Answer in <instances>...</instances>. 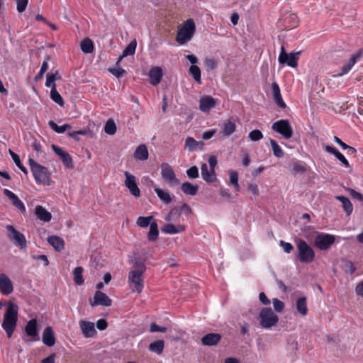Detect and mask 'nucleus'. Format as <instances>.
<instances>
[{"label": "nucleus", "instance_id": "obj_1", "mask_svg": "<svg viewBox=\"0 0 363 363\" xmlns=\"http://www.w3.org/2000/svg\"><path fill=\"white\" fill-rule=\"evenodd\" d=\"M6 307L1 327L5 330L7 337L11 338L16 328L18 307L11 302H8Z\"/></svg>", "mask_w": 363, "mask_h": 363}, {"label": "nucleus", "instance_id": "obj_2", "mask_svg": "<svg viewBox=\"0 0 363 363\" xmlns=\"http://www.w3.org/2000/svg\"><path fill=\"white\" fill-rule=\"evenodd\" d=\"M28 163L36 183L50 185V174L48 168L35 162L32 158H29Z\"/></svg>", "mask_w": 363, "mask_h": 363}, {"label": "nucleus", "instance_id": "obj_3", "mask_svg": "<svg viewBox=\"0 0 363 363\" xmlns=\"http://www.w3.org/2000/svg\"><path fill=\"white\" fill-rule=\"evenodd\" d=\"M297 254L296 256L302 263H311L315 259V252L313 248L303 240H296Z\"/></svg>", "mask_w": 363, "mask_h": 363}, {"label": "nucleus", "instance_id": "obj_4", "mask_svg": "<svg viewBox=\"0 0 363 363\" xmlns=\"http://www.w3.org/2000/svg\"><path fill=\"white\" fill-rule=\"evenodd\" d=\"M196 31V26L193 19L186 20L183 26L179 29L176 40L179 44L183 45L189 41Z\"/></svg>", "mask_w": 363, "mask_h": 363}, {"label": "nucleus", "instance_id": "obj_5", "mask_svg": "<svg viewBox=\"0 0 363 363\" xmlns=\"http://www.w3.org/2000/svg\"><path fill=\"white\" fill-rule=\"evenodd\" d=\"M259 324L263 328H270L277 325L279 318L274 313L272 308H264L259 314Z\"/></svg>", "mask_w": 363, "mask_h": 363}, {"label": "nucleus", "instance_id": "obj_6", "mask_svg": "<svg viewBox=\"0 0 363 363\" xmlns=\"http://www.w3.org/2000/svg\"><path fill=\"white\" fill-rule=\"evenodd\" d=\"M272 129L281 134L285 139H290L293 135V128L289 120L281 119L274 122Z\"/></svg>", "mask_w": 363, "mask_h": 363}, {"label": "nucleus", "instance_id": "obj_7", "mask_svg": "<svg viewBox=\"0 0 363 363\" xmlns=\"http://www.w3.org/2000/svg\"><path fill=\"white\" fill-rule=\"evenodd\" d=\"M363 59V48L358 49L352 53L347 61L340 68V72L336 74L337 77H342L347 74L352 68V67L358 62Z\"/></svg>", "mask_w": 363, "mask_h": 363}, {"label": "nucleus", "instance_id": "obj_8", "mask_svg": "<svg viewBox=\"0 0 363 363\" xmlns=\"http://www.w3.org/2000/svg\"><path fill=\"white\" fill-rule=\"evenodd\" d=\"M161 176L162 179L169 186L177 185L179 183L173 168L168 163H162Z\"/></svg>", "mask_w": 363, "mask_h": 363}, {"label": "nucleus", "instance_id": "obj_9", "mask_svg": "<svg viewBox=\"0 0 363 363\" xmlns=\"http://www.w3.org/2000/svg\"><path fill=\"white\" fill-rule=\"evenodd\" d=\"M335 238L333 235L319 233L314 240V245L320 250H326L334 243Z\"/></svg>", "mask_w": 363, "mask_h": 363}, {"label": "nucleus", "instance_id": "obj_10", "mask_svg": "<svg viewBox=\"0 0 363 363\" xmlns=\"http://www.w3.org/2000/svg\"><path fill=\"white\" fill-rule=\"evenodd\" d=\"M300 52H291L288 54L286 52L284 47L281 46V52L279 56V62L280 64H286L291 67H296L298 65V55Z\"/></svg>", "mask_w": 363, "mask_h": 363}, {"label": "nucleus", "instance_id": "obj_11", "mask_svg": "<svg viewBox=\"0 0 363 363\" xmlns=\"http://www.w3.org/2000/svg\"><path fill=\"white\" fill-rule=\"evenodd\" d=\"M6 230L8 231V236L11 240L14 242V244L18 246L21 249L26 247V240L23 233L18 231L13 225H7Z\"/></svg>", "mask_w": 363, "mask_h": 363}, {"label": "nucleus", "instance_id": "obj_12", "mask_svg": "<svg viewBox=\"0 0 363 363\" xmlns=\"http://www.w3.org/2000/svg\"><path fill=\"white\" fill-rule=\"evenodd\" d=\"M143 273L138 272H130L128 274V282L133 291L140 293L143 289Z\"/></svg>", "mask_w": 363, "mask_h": 363}, {"label": "nucleus", "instance_id": "obj_13", "mask_svg": "<svg viewBox=\"0 0 363 363\" xmlns=\"http://www.w3.org/2000/svg\"><path fill=\"white\" fill-rule=\"evenodd\" d=\"M125 179L124 184L126 188L129 190L130 193L135 198L140 196V190L136 182V178L134 175L131 174L128 171L124 172Z\"/></svg>", "mask_w": 363, "mask_h": 363}, {"label": "nucleus", "instance_id": "obj_14", "mask_svg": "<svg viewBox=\"0 0 363 363\" xmlns=\"http://www.w3.org/2000/svg\"><path fill=\"white\" fill-rule=\"evenodd\" d=\"M89 303L91 307L96 306L108 307L111 306L112 300L105 293L101 291H96L93 299L89 301Z\"/></svg>", "mask_w": 363, "mask_h": 363}, {"label": "nucleus", "instance_id": "obj_15", "mask_svg": "<svg viewBox=\"0 0 363 363\" xmlns=\"http://www.w3.org/2000/svg\"><path fill=\"white\" fill-rule=\"evenodd\" d=\"M52 149L54 152L60 157L63 164L68 169H73L74 167L72 157L69 153L64 151L62 148L56 145H52Z\"/></svg>", "mask_w": 363, "mask_h": 363}, {"label": "nucleus", "instance_id": "obj_16", "mask_svg": "<svg viewBox=\"0 0 363 363\" xmlns=\"http://www.w3.org/2000/svg\"><path fill=\"white\" fill-rule=\"evenodd\" d=\"M13 291L11 280L5 274H0V292L5 296L11 294Z\"/></svg>", "mask_w": 363, "mask_h": 363}, {"label": "nucleus", "instance_id": "obj_17", "mask_svg": "<svg viewBox=\"0 0 363 363\" xmlns=\"http://www.w3.org/2000/svg\"><path fill=\"white\" fill-rule=\"evenodd\" d=\"M25 333L32 340H39L37 320H30L25 326Z\"/></svg>", "mask_w": 363, "mask_h": 363}, {"label": "nucleus", "instance_id": "obj_18", "mask_svg": "<svg viewBox=\"0 0 363 363\" xmlns=\"http://www.w3.org/2000/svg\"><path fill=\"white\" fill-rule=\"evenodd\" d=\"M148 76L150 84L153 86H157L162 81L163 77L162 69L158 66L153 67L150 69Z\"/></svg>", "mask_w": 363, "mask_h": 363}, {"label": "nucleus", "instance_id": "obj_19", "mask_svg": "<svg viewBox=\"0 0 363 363\" xmlns=\"http://www.w3.org/2000/svg\"><path fill=\"white\" fill-rule=\"evenodd\" d=\"M79 325L83 335L86 338L92 337L96 333L94 324L92 322L82 320Z\"/></svg>", "mask_w": 363, "mask_h": 363}, {"label": "nucleus", "instance_id": "obj_20", "mask_svg": "<svg viewBox=\"0 0 363 363\" xmlns=\"http://www.w3.org/2000/svg\"><path fill=\"white\" fill-rule=\"evenodd\" d=\"M201 173L203 179L207 183H213L217 179L215 169H208L206 163L201 164Z\"/></svg>", "mask_w": 363, "mask_h": 363}, {"label": "nucleus", "instance_id": "obj_21", "mask_svg": "<svg viewBox=\"0 0 363 363\" xmlns=\"http://www.w3.org/2000/svg\"><path fill=\"white\" fill-rule=\"evenodd\" d=\"M4 194L11 201L12 204L18 208L21 213H23L26 212L25 205L14 193L5 189H4Z\"/></svg>", "mask_w": 363, "mask_h": 363}, {"label": "nucleus", "instance_id": "obj_22", "mask_svg": "<svg viewBox=\"0 0 363 363\" xmlns=\"http://www.w3.org/2000/svg\"><path fill=\"white\" fill-rule=\"evenodd\" d=\"M272 91L273 94V99L276 105L282 109L285 108L286 105L282 99L279 86L277 82L272 83Z\"/></svg>", "mask_w": 363, "mask_h": 363}, {"label": "nucleus", "instance_id": "obj_23", "mask_svg": "<svg viewBox=\"0 0 363 363\" xmlns=\"http://www.w3.org/2000/svg\"><path fill=\"white\" fill-rule=\"evenodd\" d=\"M221 338L222 336L219 333H208L201 338V341L203 345L215 346L220 342Z\"/></svg>", "mask_w": 363, "mask_h": 363}, {"label": "nucleus", "instance_id": "obj_24", "mask_svg": "<svg viewBox=\"0 0 363 363\" xmlns=\"http://www.w3.org/2000/svg\"><path fill=\"white\" fill-rule=\"evenodd\" d=\"M216 105V100L210 96H203L200 99L199 108L202 112H208L211 108L215 107Z\"/></svg>", "mask_w": 363, "mask_h": 363}, {"label": "nucleus", "instance_id": "obj_25", "mask_svg": "<svg viewBox=\"0 0 363 363\" xmlns=\"http://www.w3.org/2000/svg\"><path fill=\"white\" fill-rule=\"evenodd\" d=\"M55 337L52 328L50 326L46 327L43 333V342L48 346L52 347L55 344Z\"/></svg>", "mask_w": 363, "mask_h": 363}, {"label": "nucleus", "instance_id": "obj_26", "mask_svg": "<svg viewBox=\"0 0 363 363\" xmlns=\"http://www.w3.org/2000/svg\"><path fill=\"white\" fill-rule=\"evenodd\" d=\"M48 242L57 252H61L65 248V241L57 235L49 236L47 238Z\"/></svg>", "mask_w": 363, "mask_h": 363}, {"label": "nucleus", "instance_id": "obj_27", "mask_svg": "<svg viewBox=\"0 0 363 363\" xmlns=\"http://www.w3.org/2000/svg\"><path fill=\"white\" fill-rule=\"evenodd\" d=\"M324 148L326 152L333 154L338 160H340L342 165H344L345 167H350V164L347 160L334 147L330 145H325Z\"/></svg>", "mask_w": 363, "mask_h": 363}, {"label": "nucleus", "instance_id": "obj_28", "mask_svg": "<svg viewBox=\"0 0 363 363\" xmlns=\"http://www.w3.org/2000/svg\"><path fill=\"white\" fill-rule=\"evenodd\" d=\"M35 213L38 218L44 222H49L52 218L51 213L40 205L35 206Z\"/></svg>", "mask_w": 363, "mask_h": 363}, {"label": "nucleus", "instance_id": "obj_29", "mask_svg": "<svg viewBox=\"0 0 363 363\" xmlns=\"http://www.w3.org/2000/svg\"><path fill=\"white\" fill-rule=\"evenodd\" d=\"M149 153L147 147L145 145H140L134 152V157L140 161H145L148 159Z\"/></svg>", "mask_w": 363, "mask_h": 363}, {"label": "nucleus", "instance_id": "obj_30", "mask_svg": "<svg viewBox=\"0 0 363 363\" xmlns=\"http://www.w3.org/2000/svg\"><path fill=\"white\" fill-rule=\"evenodd\" d=\"M185 230V226L179 225L175 226L174 224L168 223L162 228V231L167 234H177Z\"/></svg>", "mask_w": 363, "mask_h": 363}, {"label": "nucleus", "instance_id": "obj_31", "mask_svg": "<svg viewBox=\"0 0 363 363\" xmlns=\"http://www.w3.org/2000/svg\"><path fill=\"white\" fill-rule=\"evenodd\" d=\"M136 46H137V41L135 39L130 41V43L123 50V54L119 57L118 60L116 62V65H118L123 57H127L128 55H134L135 52Z\"/></svg>", "mask_w": 363, "mask_h": 363}, {"label": "nucleus", "instance_id": "obj_32", "mask_svg": "<svg viewBox=\"0 0 363 363\" xmlns=\"http://www.w3.org/2000/svg\"><path fill=\"white\" fill-rule=\"evenodd\" d=\"M335 199L342 203V206L347 215H350L353 211V206L350 199L344 196H336Z\"/></svg>", "mask_w": 363, "mask_h": 363}, {"label": "nucleus", "instance_id": "obj_33", "mask_svg": "<svg viewBox=\"0 0 363 363\" xmlns=\"http://www.w3.org/2000/svg\"><path fill=\"white\" fill-rule=\"evenodd\" d=\"M182 191L186 195L194 196L199 190L198 185H193L189 182H184L181 186Z\"/></svg>", "mask_w": 363, "mask_h": 363}, {"label": "nucleus", "instance_id": "obj_34", "mask_svg": "<svg viewBox=\"0 0 363 363\" xmlns=\"http://www.w3.org/2000/svg\"><path fill=\"white\" fill-rule=\"evenodd\" d=\"M236 130L235 123L231 120H228L224 122L223 125V135L229 136L233 134Z\"/></svg>", "mask_w": 363, "mask_h": 363}, {"label": "nucleus", "instance_id": "obj_35", "mask_svg": "<svg viewBox=\"0 0 363 363\" xmlns=\"http://www.w3.org/2000/svg\"><path fill=\"white\" fill-rule=\"evenodd\" d=\"M155 191L157 194V196L160 198V199L164 203L167 204L172 202V197L167 191H164L158 187H155Z\"/></svg>", "mask_w": 363, "mask_h": 363}, {"label": "nucleus", "instance_id": "obj_36", "mask_svg": "<svg viewBox=\"0 0 363 363\" xmlns=\"http://www.w3.org/2000/svg\"><path fill=\"white\" fill-rule=\"evenodd\" d=\"M80 48L83 52L91 53L94 51V43L91 39L86 38L81 42Z\"/></svg>", "mask_w": 363, "mask_h": 363}, {"label": "nucleus", "instance_id": "obj_37", "mask_svg": "<svg viewBox=\"0 0 363 363\" xmlns=\"http://www.w3.org/2000/svg\"><path fill=\"white\" fill-rule=\"evenodd\" d=\"M159 235L158 225L155 221L150 225V230L148 232L147 238L150 241H155Z\"/></svg>", "mask_w": 363, "mask_h": 363}, {"label": "nucleus", "instance_id": "obj_38", "mask_svg": "<svg viewBox=\"0 0 363 363\" xmlns=\"http://www.w3.org/2000/svg\"><path fill=\"white\" fill-rule=\"evenodd\" d=\"M296 309L302 315H306L308 313L306 298L301 297L296 301Z\"/></svg>", "mask_w": 363, "mask_h": 363}, {"label": "nucleus", "instance_id": "obj_39", "mask_svg": "<svg viewBox=\"0 0 363 363\" xmlns=\"http://www.w3.org/2000/svg\"><path fill=\"white\" fill-rule=\"evenodd\" d=\"M164 342L163 340H157L150 344L149 350L151 352L160 354L164 350Z\"/></svg>", "mask_w": 363, "mask_h": 363}, {"label": "nucleus", "instance_id": "obj_40", "mask_svg": "<svg viewBox=\"0 0 363 363\" xmlns=\"http://www.w3.org/2000/svg\"><path fill=\"white\" fill-rule=\"evenodd\" d=\"M48 125L51 129H52L54 131L58 133H65L67 129L71 128V125L69 124H64L63 125L59 126L57 125L56 123H55L52 121H50L48 122Z\"/></svg>", "mask_w": 363, "mask_h": 363}, {"label": "nucleus", "instance_id": "obj_41", "mask_svg": "<svg viewBox=\"0 0 363 363\" xmlns=\"http://www.w3.org/2000/svg\"><path fill=\"white\" fill-rule=\"evenodd\" d=\"M189 73L198 84H201V69L197 65H191Z\"/></svg>", "mask_w": 363, "mask_h": 363}, {"label": "nucleus", "instance_id": "obj_42", "mask_svg": "<svg viewBox=\"0 0 363 363\" xmlns=\"http://www.w3.org/2000/svg\"><path fill=\"white\" fill-rule=\"evenodd\" d=\"M199 145V143L197 142L192 137H187L185 140V148L187 149L189 152L195 151L198 149Z\"/></svg>", "mask_w": 363, "mask_h": 363}, {"label": "nucleus", "instance_id": "obj_43", "mask_svg": "<svg viewBox=\"0 0 363 363\" xmlns=\"http://www.w3.org/2000/svg\"><path fill=\"white\" fill-rule=\"evenodd\" d=\"M83 271L82 267H77L73 271L74 281L78 285H82L84 283Z\"/></svg>", "mask_w": 363, "mask_h": 363}, {"label": "nucleus", "instance_id": "obj_44", "mask_svg": "<svg viewBox=\"0 0 363 363\" xmlns=\"http://www.w3.org/2000/svg\"><path fill=\"white\" fill-rule=\"evenodd\" d=\"M270 145L272 146L273 154L275 157L281 158L284 157V151L278 143L273 139H270Z\"/></svg>", "mask_w": 363, "mask_h": 363}, {"label": "nucleus", "instance_id": "obj_45", "mask_svg": "<svg viewBox=\"0 0 363 363\" xmlns=\"http://www.w3.org/2000/svg\"><path fill=\"white\" fill-rule=\"evenodd\" d=\"M229 175H230V184L233 186L235 191H240V185L238 184V174L235 170H230L229 171Z\"/></svg>", "mask_w": 363, "mask_h": 363}, {"label": "nucleus", "instance_id": "obj_46", "mask_svg": "<svg viewBox=\"0 0 363 363\" xmlns=\"http://www.w3.org/2000/svg\"><path fill=\"white\" fill-rule=\"evenodd\" d=\"M57 71L55 73L48 74L46 76L45 86L51 87V89H56L55 80L57 79Z\"/></svg>", "mask_w": 363, "mask_h": 363}, {"label": "nucleus", "instance_id": "obj_47", "mask_svg": "<svg viewBox=\"0 0 363 363\" xmlns=\"http://www.w3.org/2000/svg\"><path fill=\"white\" fill-rule=\"evenodd\" d=\"M50 98L53 101H55L60 106L64 105V100L59 92L57 91V89H51Z\"/></svg>", "mask_w": 363, "mask_h": 363}, {"label": "nucleus", "instance_id": "obj_48", "mask_svg": "<svg viewBox=\"0 0 363 363\" xmlns=\"http://www.w3.org/2000/svg\"><path fill=\"white\" fill-rule=\"evenodd\" d=\"M105 132L108 135H113L116 132V125L111 119L108 120L104 126Z\"/></svg>", "mask_w": 363, "mask_h": 363}, {"label": "nucleus", "instance_id": "obj_49", "mask_svg": "<svg viewBox=\"0 0 363 363\" xmlns=\"http://www.w3.org/2000/svg\"><path fill=\"white\" fill-rule=\"evenodd\" d=\"M152 216H140L138 218L136 223L138 226L141 228H147L152 223Z\"/></svg>", "mask_w": 363, "mask_h": 363}, {"label": "nucleus", "instance_id": "obj_50", "mask_svg": "<svg viewBox=\"0 0 363 363\" xmlns=\"http://www.w3.org/2000/svg\"><path fill=\"white\" fill-rule=\"evenodd\" d=\"M249 138L252 141H258L263 138V134L259 130H253L249 133Z\"/></svg>", "mask_w": 363, "mask_h": 363}, {"label": "nucleus", "instance_id": "obj_51", "mask_svg": "<svg viewBox=\"0 0 363 363\" xmlns=\"http://www.w3.org/2000/svg\"><path fill=\"white\" fill-rule=\"evenodd\" d=\"M16 3V9L18 12L23 13L26 11L28 4V0H14Z\"/></svg>", "mask_w": 363, "mask_h": 363}, {"label": "nucleus", "instance_id": "obj_52", "mask_svg": "<svg viewBox=\"0 0 363 363\" xmlns=\"http://www.w3.org/2000/svg\"><path fill=\"white\" fill-rule=\"evenodd\" d=\"M133 267L135 268V269L132 270L131 272H138L140 273H144L146 269L144 262H143L138 259L135 260L134 262Z\"/></svg>", "mask_w": 363, "mask_h": 363}, {"label": "nucleus", "instance_id": "obj_53", "mask_svg": "<svg viewBox=\"0 0 363 363\" xmlns=\"http://www.w3.org/2000/svg\"><path fill=\"white\" fill-rule=\"evenodd\" d=\"M186 174L190 179H196L199 177V169L197 167L192 166L186 170Z\"/></svg>", "mask_w": 363, "mask_h": 363}, {"label": "nucleus", "instance_id": "obj_54", "mask_svg": "<svg viewBox=\"0 0 363 363\" xmlns=\"http://www.w3.org/2000/svg\"><path fill=\"white\" fill-rule=\"evenodd\" d=\"M274 308L275 311L279 313L281 312L284 308V303L278 298H273L272 300Z\"/></svg>", "mask_w": 363, "mask_h": 363}, {"label": "nucleus", "instance_id": "obj_55", "mask_svg": "<svg viewBox=\"0 0 363 363\" xmlns=\"http://www.w3.org/2000/svg\"><path fill=\"white\" fill-rule=\"evenodd\" d=\"M108 70L117 78H121L125 73V70L121 67L109 68Z\"/></svg>", "mask_w": 363, "mask_h": 363}, {"label": "nucleus", "instance_id": "obj_56", "mask_svg": "<svg viewBox=\"0 0 363 363\" xmlns=\"http://www.w3.org/2000/svg\"><path fill=\"white\" fill-rule=\"evenodd\" d=\"M344 269L346 272H349L350 274H353L356 270L354 264L351 261H345Z\"/></svg>", "mask_w": 363, "mask_h": 363}, {"label": "nucleus", "instance_id": "obj_57", "mask_svg": "<svg viewBox=\"0 0 363 363\" xmlns=\"http://www.w3.org/2000/svg\"><path fill=\"white\" fill-rule=\"evenodd\" d=\"M166 330H167V329L165 327H160L158 325H157L155 323H152L150 324V331L151 333H156V332L164 333V332H166Z\"/></svg>", "mask_w": 363, "mask_h": 363}, {"label": "nucleus", "instance_id": "obj_58", "mask_svg": "<svg viewBox=\"0 0 363 363\" xmlns=\"http://www.w3.org/2000/svg\"><path fill=\"white\" fill-rule=\"evenodd\" d=\"M280 245L286 253H290L294 249V247L291 243L284 242V240L280 241Z\"/></svg>", "mask_w": 363, "mask_h": 363}, {"label": "nucleus", "instance_id": "obj_59", "mask_svg": "<svg viewBox=\"0 0 363 363\" xmlns=\"http://www.w3.org/2000/svg\"><path fill=\"white\" fill-rule=\"evenodd\" d=\"M205 64L208 69H214L217 66L216 61L213 58H206L205 60Z\"/></svg>", "mask_w": 363, "mask_h": 363}, {"label": "nucleus", "instance_id": "obj_60", "mask_svg": "<svg viewBox=\"0 0 363 363\" xmlns=\"http://www.w3.org/2000/svg\"><path fill=\"white\" fill-rule=\"evenodd\" d=\"M192 213V209L187 203H184L180 208V213H184L186 216L190 215Z\"/></svg>", "mask_w": 363, "mask_h": 363}, {"label": "nucleus", "instance_id": "obj_61", "mask_svg": "<svg viewBox=\"0 0 363 363\" xmlns=\"http://www.w3.org/2000/svg\"><path fill=\"white\" fill-rule=\"evenodd\" d=\"M9 154H10L11 158L13 159L14 163L16 164V165L18 167H20L21 165H22L20 157L17 154H16L14 152H13L11 150H9Z\"/></svg>", "mask_w": 363, "mask_h": 363}, {"label": "nucleus", "instance_id": "obj_62", "mask_svg": "<svg viewBox=\"0 0 363 363\" xmlns=\"http://www.w3.org/2000/svg\"><path fill=\"white\" fill-rule=\"evenodd\" d=\"M96 327L100 330H104L108 327V323L105 319H99L96 322Z\"/></svg>", "mask_w": 363, "mask_h": 363}, {"label": "nucleus", "instance_id": "obj_63", "mask_svg": "<svg viewBox=\"0 0 363 363\" xmlns=\"http://www.w3.org/2000/svg\"><path fill=\"white\" fill-rule=\"evenodd\" d=\"M350 195L355 199L363 202V195L354 189H350Z\"/></svg>", "mask_w": 363, "mask_h": 363}, {"label": "nucleus", "instance_id": "obj_64", "mask_svg": "<svg viewBox=\"0 0 363 363\" xmlns=\"http://www.w3.org/2000/svg\"><path fill=\"white\" fill-rule=\"evenodd\" d=\"M355 292L357 295L363 297V281L356 286Z\"/></svg>", "mask_w": 363, "mask_h": 363}]
</instances>
